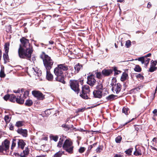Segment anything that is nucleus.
<instances>
[{"label": "nucleus", "mask_w": 157, "mask_h": 157, "mask_svg": "<svg viewBox=\"0 0 157 157\" xmlns=\"http://www.w3.org/2000/svg\"><path fill=\"white\" fill-rule=\"evenodd\" d=\"M29 153V149L27 148H26L25 150L23 151V152L21 154V157H26V156Z\"/></svg>", "instance_id": "4be33fe9"}, {"label": "nucleus", "mask_w": 157, "mask_h": 157, "mask_svg": "<svg viewBox=\"0 0 157 157\" xmlns=\"http://www.w3.org/2000/svg\"><path fill=\"white\" fill-rule=\"evenodd\" d=\"M68 69L67 66L65 64L58 65L54 70V73L56 76H60L63 75V71Z\"/></svg>", "instance_id": "20e7f679"}, {"label": "nucleus", "mask_w": 157, "mask_h": 157, "mask_svg": "<svg viewBox=\"0 0 157 157\" xmlns=\"http://www.w3.org/2000/svg\"><path fill=\"white\" fill-rule=\"evenodd\" d=\"M9 141L7 140H6L2 144V145L0 146V152H3L4 151H6L9 147Z\"/></svg>", "instance_id": "0eeeda50"}, {"label": "nucleus", "mask_w": 157, "mask_h": 157, "mask_svg": "<svg viewBox=\"0 0 157 157\" xmlns=\"http://www.w3.org/2000/svg\"><path fill=\"white\" fill-rule=\"evenodd\" d=\"M10 129L11 130H13V126L12 124H10Z\"/></svg>", "instance_id": "680f3d73"}, {"label": "nucleus", "mask_w": 157, "mask_h": 157, "mask_svg": "<svg viewBox=\"0 0 157 157\" xmlns=\"http://www.w3.org/2000/svg\"><path fill=\"white\" fill-rule=\"evenodd\" d=\"M24 125V123L22 121H18L16 124L15 125L17 127H20Z\"/></svg>", "instance_id": "2f4dec72"}, {"label": "nucleus", "mask_w": 157, "mask_h": 157, "mask_svg": "<svg viewBox=\"0 0 157 157\" xmlns=\"http://www.w3.org/2000/svg\"><path fill=\"white\" fill-rule=\"evenodd\" d=\"M129 112V109L127 108L124 107L122 109V112L125 115H128Z\"/></svg>", "instance_id": "c9c22d12"}, {"label": "nucleus", "mask_w": 157, "mask_h": 157, "mask_svg": "<svg viewBox=\"0 0 157 157\" xmlns=\"http://www.w3.org/2000/svg\"><path fill=\"white\" fill-rule=\"evenodd\" d=\"M62 127L64 128L65 130L66 131H70V129H71L70 127H69L68 125H67L65 124H62Z\"/></svg>", "instance_id": "e433bc0d"}, {"label": "nucleus", "mask_w": 157, "mask_h": 157, "mask_svg": "<svg viewBox=\"0 0 157 157\" xmlns=\"http://www.w3.org/2000/svg\"><path fill=\"white\" fill-rule=\"evenodd\" d=\"M151 149L155 150L156 151H157V149L156 148H155V147L152 146H151Z\"/></svg>", "instance_id": "774afa93"}, {"label": "nucleus", "mask_w": 157, "mask_h": 157, "mask_svg": "<svg viewBox=\"0 0 157 157\" xmlns=\"http://www.w3.org/2000/svg\"><path fill=\"white\" fill-rule=\"evenodd\" d=\"M154 117L157 116V109H155L152 112Z\"/></svg>", "instance_id": "6e6d98bb"}, {"label": "nucleus", "mask_w": 157, "mask_h": 157, "mask_svg": "<svg viewBox=\"0 0 157 157\" xmlns=\"http://www.w3.org/2000/svg\"><path fill=\"white\" fill-rule=\"evenodd\" d=\"M150 59L149 58L145 59L144 61V67L147 68V65L149 63Z\"/></svg>", "instance_id": "4c0bfd02"}, {"label": "nucleus", "mask_w": 157, "mask_h": 157, "mask_svg": "<svg viewBox=\"0 0 157 157\" xmlns=\"http://www.w3.org/2000/svg\"><path fill=\"white\" fill-rule=\"evenodd\" d=\"M156 67L153 66H150V67L149 69V71L150 72H153L155 70Z\"/></svg>", "instance_id": "de8ad7c7"}, {"label": "nucleus", "mask_w": 157, "mask_h": 157, "mask_svg": "<svg viewBox=\"0 0 157 157\" xmlns=\"http://www.w3.org/2000/svg\"><path fill=\"white\" fill-rule=\"evenodd\" d=\"M96 80L92 74L87 77V83L91 86H93L96 83Z\"/></svg>", "instance_id": "1a4fd4ad"}, {"label": "nucleus", "mask_w": 157, "mask_h": 157, "mask_svg": "<svg viewBox=\"0 0 157 157\" xmlns=\"http://www.w3.org/2000/svg\"><path fill=\"white\" fill-rule=\"evenodd\" d=\"M95 72L97 78H100L101 77V75L100 72H98L97 71H95Z\"/></svg>", "instance_id": "a18cd8bd"}, {"label": "nucleus", "mask_w": 157, "mask_h": 157, "mask_svg": "<svg viewBox=\"0 0 157 157\" xmlns=\"http://www.w3.org/2000/svg\"><path fill=\"white\" fill-rule=\"evenodd\" d=\"M17 140L15 139H13L12 143V144L11 147V149L12 150L13 148L15 146L17 141Z\"/></svg>", "instance_id": "ea45409f"}, {"label": "nucleus", "mask_w": 157, "mask_h": 157, "mask_svg": "<svg viewBox=\"0 0 157 157\" xmlns=\"http://www.w3.org/2000/svg\"><path fill=\"white\" fill-rule=\"evenodd\" d=\"M102 92L101 90H94L93 92V94L95 98H100L102 97Z\"/></svg>", "instance_id": "9b49d317"}, {"label": "nucleus", "mask_w": 157, "mask_h": 157, "mask_svg": "<svg viewBox=\"0 0 157 157\" xmlns=\"http://www.w3.org/2000/svg\"><path fill=\"white\" fill-rule=\"evenodd\" d=\"M16 98L15 96L13 94L10 95V100L12 102H15L16 101Z\"/></svg>", "instance_id": "c85d7f7f"}, {"label": "nucleus", "mask_w": 157, "mask_h": 157, "mask_svg": "<svg viewBox=\"0 0 157 157\" xmlns=\"http://www.w3.org/2000/svg\"><path fill=\"white\" fill-rule=\"evenodd\" d=\"M145 59V56H143L139 57L138 59H135V60H138L139 61L141 62L142 64H143L144 63Z\"/></svg>", "instance_id": "cd10ccee"}, {"label": "nucleus", "mask_w": 157, "mask_h": 157, "mask_svg": "<svg viewBox=\"0 0 157 157\" xmlns=\"http://www.w3.org/2000/svg\"><path fill=\"white\" fill-rule=\"evenodd\" d=\"M32 72L35 75H37L38 76H40L41 75V71H40L37 70V68H33L32 70Z\"/></svg>", "instance_id": "6ab92c4d"}, {"label": "nucleus", "mask_w": 157, "mask_h": 157, "mask_svg": "<svg viewBox=\"0 0 157 157\" xmlns=\"http://www.w3.org/2000/svg\"><path fill=\"white\" fill-rule=\"evenodd\" d=\"M132 148L129 149L125 151V152L126 154L128 155H130L131 154V153L132 151Z\"/></svg>", "instance_id": "37998d69"}, {"label": "nucleus", "mask_w": 157, "mask_h": 157, "mask_svg": "<svg viewBox=\"0 0 157 157\" xmlns=\"http://www.w3.org/2000/svg\"><path fill=\"white\" fill-rule=\"evenodd\" d=\"M151 3L150 2H149L148 3V4H147V8H150L151 7Z\"/></svg>", "instance_id": "338daca9"}, {"label": "nucleus", "mask_w": 157, "mask_h": 157, "mask_svg": "<svg viewBox=\"0 0 157 157\" xmlns=\"http://www.w3.org/2000/svg\"><path fill=\"white\" fill-rule=\"evenodd\" d=\"M36 134L38 136H40V138L41 140H47L48 138V136L45 134H44L42 132H40L37 133Z\"/></svg>", "instance_id": "2eb2a0df"}, {"label": "nucleus", "mask_w": 157, "mask_h": 157, "mask_svg": "<svg viewBox=\"0 0 157 157\" xmlns=\"http://www.w3.org/2000/svg\"><path fill=\"white\" fill-rule=\"evenodd\" d=\"M29 94V91L28 90H26L24 92L23 97V98L25 99L28 96Z\"/></svg>", "instance_id": "c03bdc74"}, {"label": "nucleus", "mask_w": 157, "mask_h": 157, "mask_svg": "<svg viewBox=\"0 0 157 157\" xmlns=\"http://www.w3.org/2000/svg\"><path fill=\"white\" fill-rule=\"evenodd\" d=\"M151 55V53H148L147 55L144 56H145V59H147V57H150Z\"/></svg>", "instance_id": "0e129e2a"}, {"label": "nucleus", "mask_w": 157, "mask_h": 157, "mask_svg": "<svg viewBox=\"0 0 157 157\" xmlns=\"http://www.w3.org/2000/svg\"><path fill=\"white\" fill-rule=\"evenodd\" d=\"M153 142H155V143H157V138L154 137L152 139V141Z\"/></svg>", "instance_id": "e2e57ef3"}, {"label": "nucleus", "mask_w": 157, "mask_h": 157, "mask_svg": "<svg viewBox=\"0 0 157 157\" xmlns=\"http://www.w3.org/2000/svg\"><path fill=\"white\" fill-rule=\"evenodd\" d=\"M82 68V65L79 63L76 64L75 66V69L77 73Z\"/></svg>", "instance_id": "b1692460"}, {"label": "nucleus", "mask_w": 157, "mask_h": 157, "mask_svg": "<svg viewBox=\"0 0 157 157\" xmlns=\"http://www.w3.org/2000/svg\"><path fill=\"white\" fill-rule=\"evenodd\" d=\"M86 148L84 147H81L78 150L79 152L80 153H82L85 150Z\"/></svg>", "instance_id": "3c124183"}, {"label": "nucleus", "mask_w": 157, "mask_h": 157, "mask_svg": "<svg viewBox=\"0 0 157 157\" xmlns=\"http://www.w3.org/2000/svg\"><path fill=\"white\" fill-rule=\"evenodd\" d=\"M24 91V89L22 88L21 90H20L19 89H18L17 90H14L13 92L15 93H19L20 92L22 93Z\"/></svg>", "instance_id": "09e8293b"}, {"label": "nucleus", "mask_w": 157, "mask_h": 157, "mask_svg": "<svg viewBox=\"0 0 157 157\" xmlns=\"http://www.w3.org/2000/svg\"><path fill=\"white\" fill-rule=\"evenodd\" d=\"M63 148L69 154L73 153L74 146L73 142L70 139H66L63 143Z\"/></svg>", "instance_id": "7ed1b4c3"}, {"label": "nucleus", "mask_w": 157, "mask_h": 157, "mask_svg": "<svg viewBox=\"0 0 157 157\" xmlns=\"http://www.w3.org/2000/svg\"><path fill=\"white\" fill-rule=\"evenodd\" d=\"M64 153V151H59L55 154L53 157H61L62 155Z\"/></svg>", "instance_id": "a878e982"}, {"label": "nucleus", "mask_w": 157, "mask_h": 157, "mask_svg": "<svg viewBox=\"0 0 157 157\" xmlns=\"http://www.w3.org/2000/svg\"><path fill=\"white\" fill-rule=\"evenodd\" d=\"M3 58H4V60L5 61H6L9 59L8 53H5V54H4L3 55Z\"/></svg>", "instance_id": "a19ab883"}, {"label": "nucleus", "mask_w": 157, "mask_h": 157, "mask_svg": "<svg viewBox=\"0 0 157 157\" xmlns=\"http://www.w3.org/2000/svg\"><path fill=\"white\" fill-rule=\"evenodd\" d=\"M20 41L22 45H20L18 50L19 57L23 59L26 58L30 59L32 51L29 43L28 40L23 37L20 39Z\"/></svg>", "instance_id": "f257e3e1"}, {"label": "nucleus", "mask_w": 157, "mask_h": 157, "mask_svg": "<svg viewBox=\"0 0 157 157\" xmlns=\"http://www.w3.org/2000/svg\"><path fill=\"white\" fill-rule=\"evenodd\" d=\"M46 79L49 81H52L53 79V75L51 73L50 70H46Z\"/></svg>", "instance_id": "4468645a"}, {"label": "nucleus", "mask_w": 157, "mask_h": 157, "mask_svg": "<svg viewBox=\"0 0 157 157\" xmlns=\"http://www.w3.org/2000/svg\"><path fill=\"white\" fill-rule=\"evenodd\" d=\"M63 139L61 138L59 141L57 146L59 147H63Z\"/></svg>", "instance_id": "473e14b6"}, {"label": "nucleus", "mask_w": 157, "mask_h": 157, "mask_svg": "<svg viewBox=\"0 0 157 157\" xmlns=\"http://www.w3.org/2000/svg\"><path fill=\"white\" fill-rule=\"evenodd\" d=\"M33 95L39 100H42L44 98V96L40 91L34 90L32 92Z\"/></svg>", "instance_id": "6e6552de"}, {"label": "nucleus", "mask_w": 157, "mask_h": 157, "mask_svg": "<svg viewBox=\"0 0 157 157\" xmlns=\"http://www.w3.org/2000/svg\"><path fill=\"white\" fill-rule=\"evenodd\" d=\"M136 78H140V79H143L144 77L143 76L140 74H139L136 75Z\"/></svg>", "instance_id": "864d4df0"}, {"label": "nucleus", "mask_w": 157, "mask_h": 157, "mask_svg": "<svg viewBox=\"0 0 157 157\" xmlns=\"http://www.w3.org/2000/svg\"><path fill=\"white\" fill-rule=\"evenodd\" d=\"M96 89L97 90H101L103 91L105 88L103 87V85L101 83H98L96 86Z\"/></svg>", "instance_id": "5701e85b"}, {"label": "nucleus", "mask_w": 157, "mask_h": 157, "mask_svg": "<svg viewBox=\"0 0 157 157\" xmlns=\"http://www.w3.org/2000/svg\"><path fill=\"white\" fill-rule=\"evenodd\" d=\"M55 79L56 81L61 82L63 84H65L66 83L64 80V77L63 75L60 76H57Z\"/></svg>", "instance_id": "f3484780"}, {"label": "nucleus", "mask_w": 157, "mask_h": 157, "mask_svg": "<svg viewBox=\"0 0 157 157\" xmlns=\"http://www.w3.org/2000/svg\"><path fill=\"white\" fill-rule=\"evenodd\" d=\"M70 127L71 128V129H70V131H71V130H73L75 129V128H74V126L72 125L71 126V127Z\"/></svg>", "instance_id": "69168bd1"}, {"label": "nucleus", "mask_w": 157, "mask_h": 157, "mask_svg": "<svg viewBox=\"0 0 157 157\" xmlns=\"http://www.w3.org/2000/svg\"><path fill=\"white\" fill-rule=\"evenodd\" d=\"M121 86L119 83H117L116 85L114 86L112 88V91L114 93L117 94H118L121 91Z\"/></svg>", "instance_id": "9d476101"}, {"label": "nucleus", "mask_w": 157, "mask_h": 157, "mask_svg": "<svg viewBox=\"0 0 157 157\" xmlns=\"http://www.w3.org/2000/svg\"><path fill=\"white\" fill-rule=\"evenodd\" d=\"M17 132L24 137H26L27 135V131L26 129H19L17 130Z\"/></svg>", "instance_id": "ddd939ff"}, {"label": "nucleus", "mask_w": 157, "mask_h": 157, "mask_svg": "<svg viewBox=\"0 0 157 157\" xmlns=\"http://www.w3.org/2000/svg\"><path fill=\"white\" fill-rule=\"evenodd\" d=\"M70 71V70L68 71V73L67 74V76L68 77L70 78L71 76H72L74 74V73L73 72H71V74L69 73V72Z\"/></svg>", "instance_id": "bf43d9fd"}, {"label": "nucleus", "mask_w": 157, "mask_h": 157, "mask_svg": "<svg viewBox=\"0 0 157 157\" xmlns=\"http://www.w3.org/2000/svg\"><path fill=\"white\" fill-rule=\"evenodd\" d=\"M134 70L137 72H140L141 71V68L139 65H136L134 68Z\"/></svg>", "instance_id": "58836bf2"}, {"label": "nucleus", "mask_w": 157, "mask_h": 157, "mask_svg": "<svg viewBox=\"0 0 157 157\" xmlns=\"http://www.w3.org/2000/svg\"><path fill=\"white\" fill-rule=\"evenodd\" d=\"M114 70L115 72V74L117 75L121 73V71H118L117 70V69L116 67L114 68Z\"/></svg>", "instance_id": "5fc2aeb1"}, {"label": "nucleus", "mask_w": 157, "mask_h": 157, "mask_svg": "<svg viewBox=\"0 0 157 157\" xmlns=\"http://www.w3.org/2000/svg\"><path fill=\"white\" fill-rule=\"evenodd\" d=\"M43 60L44 65L46 70H50L52 67L54 63L53 60L50 57L43 53L41 56Z\"/></svg>", "instance_id": "f03ea898"}, {"label": "nucleus", "mask_w": 157, "mask_h": 157, "mask_svg": "<svg viewBox=\"0 0 157 157\" xmlns=\"http://www.w3.org/2000/svg\"><path fill=\"white\" fill-rule=\"evenodd\" d=\"M128 76L127 74L125 73H123L121 76V81H124L127 79L128 78Z\"/></svg>", "instance_id": "393cba45"}, {"label": "nucleus", "mask_w": 157, "mask_h": 157, "mask_svg": "<svg viewBox=\"0 0 157 157\" xmlns=\"http://www.w3.org/2000/svg\"><path fill=\"white\" fill-rule=\"evenodd\" d=\"M157 61H156L151 60V66L155 67L157 64Z\"/></svg>", "instance_id": "8fccbe9b"}, {"label": "nucleus", "mask_w": 157, "mask_h": 157, "mask_svg": "<svg viewBox=\"0 0 157 157\" xmlns=\"http://www.w3.org/2000/svg\"><path fill=\"white\" fill-rule=\"evenodd\" d=\"M97 144V143H94L93 144L90 145L89 147V149H91L94 146H95Z\"/></svg>", "instance_id": "052dcab7"}, {"label": "nucleus", "mask_w": 157, "mask_h": 157, "mask_svg": "<svg viewBox=\"0 0 157 157\" xmlns=\"http://www.w3.org/2000/svg\"><path fill=\"white\" fill-rule=\"evenodd\" d=\"M90 92V89L89 86L87 85H85L82 87V92L80 96L83 99H87L88 98Z\"/></svg>", "instance_id": "39448f33"}, {"label": "nucleus", "mask_w": 157, "mask_h": 157, "mask_svg": "<svg viewBox=\"0 0 157 157\" xmlns=\"http://www.w3.org/2000/svg\"><path fill=\"white\" fill-rule=\"evenodd\" d=\"M112 73L111 69H104L102 71V73L105 76H109Z\"/></svg>", "instance_id": "dca6fc26"}, {"label": "nucleus", "mask_w": 157, "mask_h": 157, "mask_svg": "<svg viewBox=\"0 0 157 157\" xmlns=\"http://www.w3.org/2000/svg\"><path fill=\"white\" fill-rule=\"evenodd\" d=\"M70 84L71 89L78 94L80 91L78 82L76 80H71Z\"/></svg>", "instance_id": "423d86ee"}, {"label": "nucleus", "mask_w": 157, "mask_h": 157, "mask_svg": "<svg viewBox=\"0 0 157 157\" xmlns=\"http://www.w3.org/2000/svg\"><path fill=\"white\" fill-rule=\"evenodd\" d=\"M25 99L22 97L21 98V96H17L16 98V102L19 104H23L24 101Z\"/></svg>", "instance_id": "a211bd4d"}, {"label": "nucleus", "mask_w": 157, "mask_h": 157, "mask_svg": "<svg viewBox=\"0 0 157 157\" xmlns=\"http://www.w3.org/2000/svg\"><path fill=\"white\" fill-rule=\"evenodd\" d=\"M10 43L8 42L6 43L4 45V49L5 50V53H8L9 49Z\"/></svg>", "instance_id": "bb28decb"}, {"label": "nucleus", "mask_w": 157, "mask_h": 157, "mask_svg": "<svg viewBox=\"0 0 157 157\" xmlns=\"http://www.w3.org/2000/svg\"><path fill=\"white\" fill-rule=\"evenodd\" d=\"M111 82L110 84V85L112 86V88H113V87H114L115 85H117V84L116 83V78H112Z\"/></svg>", "instance_id": "7c9ffc66"}, {"label": "nucleus", "mask_w": 157, "mask_h": 157, "mask_svg": "<svg viewBox=\"0 0 157 157\" xmlns=\"http://www.w3.org/2000/svg\"><path fill=\"white\" fill-rule=\"evenodd\" d=\"M4 120L6 124H8L10 121V118L9 115H6L4 117Z\"/></svg>", "instance_id": "f704fd0d"}, {"label": "nucleus", "mask_w": 157, "mask_h": 157, "mask_svg": "<svg viewBox=\"0 0 157 157\" xmlns=\"http://www.w3.org/2000/svg\"><path fill=\"white\" fill-rule=\"evenodd\" d=\"M131 44V43L130 40H128L126 42L125 45L127 48L129 47Z\"/></svg>", "instance_id": "49530a36"}, {"label": "nucleus", "mask_w": 157, "mask_h": 157, "mask_svg": "<svg viewBox=\"0 0 157 157\" xmlns=\"http://www.w3.org/2000/svg\"><path fill=\"white\" fill-rule=\"evenodd\" d=\"M10 95H6L3 98L5 100L7 101L9 99H10Z\"/></svg>", "instance_id": "603ef678"}, {"label": "nucleus", "mask_w": 157, "mask_h": 157, "mask_svg": "<svg viewBox=\"0 0 157 157\" xmlns=\"http://www.w3.org/2000/svg\"><path fill=\"white\" fill-rule=\"evenodd\" d=\"M102 150L100 146L98 147L96 149V152L98 153L100 152Z\"/></svg>", "instance_id": "13d9d810"}, {"label": "nucleus", "mask_w": 157, "mask_h": 157, "mask_svg": "<svg viewBox=\"0 0 157 157\" xmlns=\"http://www.w3.org/2000/svg\"><path fill=\"white\" fill-rule=\"evenodd\" d=\"M117 96L113 94H111L106 97V99L107 101H112L117 98Z\"/></svg>", "instance_id": "aec40b11"}, {"label": "nucleus", "mask_w": 157, "mask_h": 157, "mask_svg": "<svg viewBox=\"0 0 157 157\" xmlns=\"http://www.w3.org/2000/svg\"><path fill=\"white\" fill-rule=\"evenodd\" d=\"M52 139L55 141H57L58 140V137L57 136H52Z\"/></svg>", "instance_id": "4d7b16f0"}, {"label": "nucleus", "mask_w": 157, "mask_h": 157, "mask_svg": "<svg viewBox=\"0 0 157 157\" xmlns=\"http://www.w3.org/2000/svg\"><path fill=\"white\" fill-rule=\"evenodd\" d=\"M33 104V102L30 99L27 100L25 102V105L28 106H30L32 105Z\"/></svg>", "instance_id": "c756f323"}, {"label": "nucleus", "mask_w": 157, "mask_h": 157, "mask_svg": "<svg viewBox=\"0 0 157 157\" xmlns=\"http://www.w3.org/2000/svg\"><path fill=\"white\" fill-rule=\"evenodd\" d=\"M134 155L136 156L140 155H142V152L141 148L138 147V148H136V151L134 153Z\"/></svg>", "instance_id": "412c9836"}, {"label": "nucleus", "mask_w": 157, "mask_h": 157, "mask_svg": "<svg viewBox=\"0 0 157 157\" xmlns=\"http://www.w3.org/2000/svg\"><path fill=\"white\" fill-rule=\"evenodd\" d=\"M17 143L18 147L19 148H21L22 149H23L25 146V143L22 140H18L17 141Z\"/></svg>", "instance_id": "f8f14e48"}, {"label": "nucleus", "mask_w": 157, "mask_h": 157, "mask_svg": "<svg viewBox=\"0 0 157 157\" xmlns=\"http://www.w3.org/2000/svg\"><path fill=\"white\" fill-rule=\"evenodd\" d=\"M6 75L4 73V67L2 68L0 72V77L1 78H4L5 77Z\"/></svg>", "instance_id": "72a5a7b5"}, {"label": "nucleus", "mask_w": 157, "mask_h": 157, "mask_svg": "<svg viewBox=\"0 0 157 157\" xmlns=\"http://www.w3.org/2000/svg\"><path fill=\"white\" fill-rule=\"evenodd\" d=\"M122 139L121 137L119 136L117 137L115 139V141L117 143H120Z\"/></svg>", "instance_id": "79ce46f5"}]
</instances>
